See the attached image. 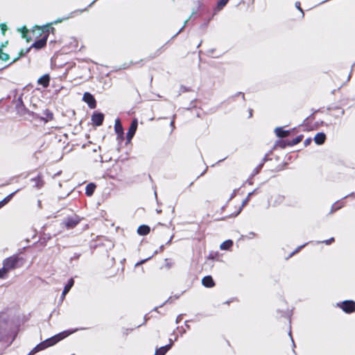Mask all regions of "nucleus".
I'll list each match as a JSON object with an SVG mask.
<instances>
[{"mask_svg":"<svg viewBox=\"0 0 355 355\" xmlns=\"http://www.w3.org/2000/svg\"><path fill=\"white\" fill-rule=\"evenodd\" d=\"M304 138L303 135H300L297 137H296L295 139L288 141V146H293L299 143H300Z\"/></svg>","mask_w":355,"mask_h":355,"instance_id":"28","label":"nucleus"},{"mask_svg":"<svg viewBox=\"0 0 355 355\" xmlns=\"http://www.w3.org/2000/svg\"><path fill=\"white\" fill-rule=\"evenodd\" d=\"M206 171H207V169H205V170L204 171V172H202V173L200 174V175H204V173H205Z\"/></svg>","mask_w":355,"mask_h":355,"instance_id":"39","label":"nucleus"},{"mask_svg":"<svg viewBox=\"0 0 355 355\" xmlns=\"http://www.w3.org/2000/svg\"><path fill=\"white\" fill-rule=\"evenodd\" d=\"M73 284H74V280L73 278H71L68 281V283L65 285V286L64 288V290L62 293V297H64L66 295V294L69 293V291H70L71 287L73 286Z\"/></svg>","mask_w":355,"mask_h":355,"instance_id":"24","label":"nucleus"},{"mask_svg":"<svg viewBox=\"0 0 355 355\" xmlns=\"http://www.w3.org/2000/svg\"><path fill=\"white\" fill-rule=\"evenodd\" d=\"M8 334V321L0 315V341Z\"/></svg>","mask_w":355,"mask_h":355,"instance_id":"7","label":"nucleus"},{"mask_svg":"<svg viewBox=\"0 0 355 355\" xmlns=\"http://www.w3.org/2000/svg\"><path fill=\"white\" fill-rule=\"evenodd\" d=\"M0 28H1V32H2L3 35H5L6 31L8 29V27H7L6 24H0Z\"/></svg>","mask_w":355,"mask_h":355,"instance_id":"33","label":"nucleus"},{"mask_svg":"<svg viewBox=\"0 0 355 355\" xmlns=\"http://www.w3.org/2000/svg\"><path fill=\"white\" fill-rule=\"evenodd\" d=\"M137 125H138L137 119H134L131 122V124L129 127V129H128L127 135H126V139H127L128 142H130L132 137H134V135L136 132V130L137 129Z\"/></svg>","mask_w":355,"mask_h":355,"instance_id":"8","label":"nucleus"},{"mask_svg":"<svg viewBox=\"0 0 355 355\" xmlns=\"http://www.w3.org/2000/svg\"><path fill=\"white\" fill-rule=\"evenodd\" d=\"M71 333H72V331L67 330V331L60 332L48 339H46L44 340L45 343H46V346H47V347H49L55 345L58 342L61 341L62 340H63L65 338H67V336H69Z\"/></svg>","mask_w":355,"mask_h":355,"instance_id":"4","label":"nucleus"},{"mask_svg":"<svg viewBox=\"0 0 355 355\" xmlns=\"http://www.w3.org/2000/svg\"><path fill=\"white\" fill-rule=\"evenodd\" d=\"M18 31L21 33V37L25 39L27 42H30L33 40L31 36L29 35V30L26 28V26H24L23 27L19 28Z\"/></svg>","mask_w":355,"mask_h":355,"instance_id":"15","label":"nucleus"},{"mask_svg":"<svg viewBox=\"0 0 355 355\" xmlns=\"http://www.w3.org/2000/svg\"><path fill=\"white\" fill-rule=\"evenodd\" d=\"M233 245V241L232 240H227L223 242L220 245L221 250H229Z\"/></svg>","mask_w":355,"mask_h":355,"instance_id":"29","label":"nucleus"},{"mask_svg":"<svg viewBox=\"0 0 355 355\" xmlns=\"http://www.w3.org/2000/svg\"><path fill=\"white\" fill-rule=\"evenodd\" d=\"M326 135L324 132H318L314 137V141L318 145H322L325 142Z\"/></svg>","mask_w":355,"mask_h":355,"instance_id":"16","label":"nucleus"},{"mask_svg":"<svg viewBox=\"0 0 355 355\" xmlns=\"http://www.w3.org/2000/svg\"><path fill=\"white\" fill-rule=\"evenodd\" d=\"M202 284L206 288H213L215 282L211 276L207 275L202 279Z\"/></svg>","mask_w":355,"mask_h":355,"instance_id":"14","label":"nucleus"},{"mask_svg":"<svg viewBox=\"0 0 355 355\" xmlns=\"http://www.w3.org/2000/svg\"><path fill=\"white\" fill-rule=\"evenodd\" d=\"M46 348H47V346H46V343H45V341H42L40 343H39L38 345H37L31 351V352L29 353L30 354H35L36 352H39V351H41V350H44Z\"/></svg>","mask_w":355,"mask_h":355,"instance_id":"22","label":"nucleus"},{"mask_svg":"<svg viewBox=\"0 0 355 355\" xmlns=\"http://www.w3.org/2000/svg\"><path fill=\"white\" fill-rule=\"evenodd\" d=\"M24 263V259L18 254H14L5 259L3 261V267L0 269V278H6L10 271L22 267Z\"/></svg>","mask_w":355,"mask_h":355,"instance_id":"2","label":"nucleus"},{"mask_svg":"<svg viewBox=\"0 0 355 355\" xmlns=\"http://www.w3.org/2000/svg\"><path fill=\"white\" fill-rule=\"evenodd\" d=\"M20 191L19 189H17L14 192L10 193L8 195L6 198H4L2 200L0 201V209L2 208L3 206L7 205L14 197V196Z\"/></svg>","mask_w":355,"mask_h":355,"instance_id":"17","label":"nucleus"},{"mask_svg":"<svg viewBox=\"0 0 355 355\" xmlns=\"http://www.w3.org/2000/svg\"><path fill=\"white\" fill-rule=\"evenodd\" d=\"M31 37L35 40L32 44L31 47L37 50L44 49L46 45L48 40L47 33L44 30L43 26H35L33 27L31 31Z\"/></svg>","mask_w":355,"mask_h":355,"instance_id":"3","label":"nucleus"},{"mask_svg":"<svg viewBox=\"0 0 355 355\" xmlns=\"http://www.w3.org/2000/svg\"><path fill=\"white\" fill-rule=\"evenodd\" d=\"M311 141H312V139L311 137L306 139L304 141V146H308L309 145H310Z\"/></svg>","mask_w":355,"mask_h":355,"instance_id":"35","label":"nucleus"},{"mask_svg":"<svg viewBox=\"0 0 355 355\" xmlns=\"http://www.w3.org/2000/svg\"><path fill=\"white\" fill-rule=\"evenodd\" d=\"M9 54L4 53L1 49H0V60L3 62H7L10 60ZM3 69V67H0V71Z\"/></svg>","mask_w":355,"mask_h":355,"instance_id":"30","label":"nucleus"},{"mask_svg":"<svg viewBox=\"0 0 355 355\" xmlns=\"http://www.w3.org/2000/svg\"><path fill=\"white\" fill-rule=\"evenodd\" d=\"M51 80L50 75L46 73L38 78L37 83L38 85H42L44 88H46L49 86Z\"/></svg>","mask_w":355,"mask_h":355,"instance_id":"12","label":"nucleus"},{"mask_svg":"<svg viewBox=\"0 0 355 355\" xmlns=\"http://www.w3.org/2000/svg\"><path fill=\"white\" fill-rule=\"evenodd\" d=\"M230 0H219L216 7L214 8V12H217L223 9V8L227 5Z\"/></svg>","mask_w":355,"mask_h":355,"instance_id":"23","label":"nucleus"},{"mask_svg":"<svg viewBox=\"0 0 355 355\" xmlns=\"http://www.w3.org/2000/svg\"><path fill=\"white\" fill-rule=\"evenodd\" d=\"M28 355H32V354H29Z\"/></svg>","mask_w":355,"mask_h":355,"instance_id":"41","label":"nucleus"},{"mask_svg":"<svg viewBox=\"0 0 355 355\" xmlns=\"http://www.w3.org/2000/svg\"><path fill=\"white\" fill-rule=\"evenodd\" d=\"M43 115L44 116L41 117V120L44 121L46 123L51 121L53 119V114L49 109H46L44 111Z\"/></svg>","mask_w":355,"mask_h":355,"instance_id":"19","label":"nucleus"},{"mask_svg":"<svg viewBox=\"0 0 355 355\" xmlns=\"http://www.w3.org/2000/svg\"><path fill=\"white\" fill-rule=\"evenodd\" d=\"M32 181L35 182L36 187L38 189H40L44 185V181L41 175H38L36 178H33Z\"/></svg>","mask_w":355,"mask_h":355,"instance_id":"27","label":"nucleus"},{"mask_svg":"<svg viewBox=\"0 0 355 355\" xmlns=\"http://www.w3.org/2000/svg\"><path fill=\"white\" fill-rule=\"evenodd\" d=\"M337 306L347 314L355 312V302L353 300H345L340 302L337 303Z\"/></svg>","mask_w":355,"mask_h":355,"instance_id":"5","label":"nucleus"},{"mask_svg":"<svg viewBox=\"0 0 355 355\" xmlns=\"http://www.w3.org/2000/svg\"><path fill=\"white\" fill-rule=\"evenodd\" d=\"M171 346L172 344H168L156 349L155 355H165L166 352L171 349Z\"/></svg>","mask_w":355,"mask_h":355,"instance_id":"21","label":"nucleus"},{"mask_svg":"<svg viewBox=\"0 0 355 355\" xmlns=\"http://www.w3.org/2000/svg\"><path fill=\"white\" fill-rule=\"evenodd\" d=\"M275 132L276 135L279 138H284V137L289 136V135H290L289 130H285L281 127L277 128L275 130Z\"/></svg>","mask_w":355,"mask_h":355,"instance_id":"20","label":"nucleus"},{"mask_svg":"<svg viewBox=\"0 0 355 355\" xmlns=\"http://www.w3.org/2000/svg\"><path fill=\"white\" fill-rule=\"evenodd\" d=\"M8 42L6 41L5 43H3L1 44V46H0V49H1V50L3 51V48L6 46V45L8 44Z\"/></svg>","mask_w":355,"mask_h":355,"instance_id":"36","label":"nucleus"},{"mask_svg":"<svg viewBox=\"0 0 355 355\" xmlns=\"http://www.w3.org/2000/svg\"><path fill=\"white\" fill-rule=\"evenodd\" d=\"M137 232V234L141 236H146L150 233V228L149 226H148L146 225H141L139 226Z\"/></svg>","mask_w":355,"mask_h":355,"instance_id":"18","label":"nucleus"},{"mask_svg":"<svg viewBox=\"0 0 355 355\" xmlns=\"http://www.w3.org/2000/svg\"><path fill=\"white\" fill-rule=\"evenodd\" d=\"M146 260H147V259H146V260H144V261H141V263H144V262H145V261H146Z\"/></svg>","mask_w":355,"mask_h":355,"instance_id":"40","label":"nucleus"},{"mask_svg":"<svg viewBox=\"0 0 355 355\" xmlns=\"http://www.w3.org/2000/svg\"><path fill=\"white\" fill-rule=\"evenodd\" d=\"M297 251H298V250H296L295 251L293 252L290 254L289 257H292V256H293L294 254H295Z\"/></svg>","mask_w":355,"mask_h":355,"instance_id":"37","label":"nucleus"},{"mask_svg":"<svg viewBox=\"0 0 355 355\" xmlns=\"http://www.w3.org/2000/svg\"><path fill=\"white\" fill-rule=\"evenodd\" d=\"M53 23L47 24L46 25H44V30L47 33V36H49L50 33H52L53 35H55V28L53 27Z\"/></svg>","mask_w":355,"mask_h":355,"instance_id":"26","label":"nucleus"},{"mask_svg":"<svg viewBox=\"0 0 355 355\" xmlns=\"http://www.w3.org/2000/svg\"><path fill=\"white\" fill-rule=\"evenodd\" d=\"M269 161H272V159H268V158H267V155H266V156L263 159V162H262L261 164H259L256 167V168H255V171H255V173H256V174H257V173L261 171V169L262 168V167H263V166L264 163L268 162H269Z\"/></svg>","mask_w":355,"mask_h":355,"instance_id":"31","label":"nucleus"},{"mask_svg":"<svg viewBox=\"0 0 355 355\" xmlns=\"http://www.w3.org/2000/svg\"><path fill=\"white\" fill-rule=\"evenodd\" d=\"M279 167H275V168H272L271 171H278Z\"/></svg>","mask_w":355,"mask_h":355,"instance_id":"38","label":"nucleus"},{"mask_svg":"<svg viewBox=\"0 0 355 355\" xmlns=\"http://www.w3.org/2000/svg\"><path fill=\"white\" fill-rule=\"evenodd\" d=\"M275 146L281 148H285L286 146H288V140H279L276 142Z\"/></svg>","mask_w":355,"mask_h":355,"instance_id":"32","label":"nucleus"},{"mask_svg":"<svg viewBox=\"0 0 355 355\" xmlns=\"http://www.w3.org/2000/svg\"><path fill=\"white\" fill-rule=\"evenodd\" d=\"M33 47H31V46L29 47V48H27L26 49H21L18 53V56L15 58L8 64L3 67V69L11 65L12 64L16 62L17 61H18L21 57L24 56L26 54H27L30 50L32 49Z\"/></svg>","mask_w":355,"mask_h":355,"instance_id":"13","label":"nucleus"},{"mask_svg":"<svg viewBox=\"0 0 355 355\" xmlns=\"http://www.w3.org/2000/svg\"><path fill=\"white\" fill-rule=\"evenodd\" d=\"M259 193L258 189L248 193L247 197L242 202H236L234 200H229L223 207V211L226 214V217L231 218L238 216L243 208L248 203L251 197Z\"/></svg>","mask_w":355,"mask_h":355,"instance_id":"1","label":"nucleus"},{"mask_svg":"<svg viewBox=\"0 0 355 355\" xmlns=\"http://www.w3.org/2000/svg\"><path fill=\"white\" fill-rule=\"evenodd\" d=\"M96 189V185L94 183H89L86 186L85 188V194L87 196H91Z\"/></svg>","mask_w":355,"mask_h":355,"instance_id":"25","label":"nucleus"},{"mask_svg":"<svg viewBox=\"0 0 355 355\" xmlns=\"http://www.w3.org/2000/svg\"><path fill=\"white\" fill-rule=\"evenodd\" d=\"M334 237H331V239H327V240H325V241H323L322 243H325L326 245H330L333 242H334Z\"/></svg>","mask_w":355,"mask_h":355,"instance_id":"34","label":"nucleus"},{"mask_svg":"<svg viewBox=\"0 0 355 355\" xmlns=\"http://www.w3.org/2000/svg\"><path fill=\"white\" fill-rule=\"evenodd\" d=\"M83 101L88 105V106L94 109L96 107V101L92 94L89 92H85L83 97Z\"/></svg>","mask_w":355,"mask_h":355,"instance_id":"10","label":"nucleus"},{"mask_svg":"<svg viewBox=\"0 0 355 355\" xmlns=\"http://www.w3.org/2000/svg\"><path fill=\"white\" fill-rule=\"evenodd\" d=\"M104 121V114L101 112H94L92 115V122L94 125L100 126Z\"/></svg>","mask_w":355,"mask_h":355,"instance_id":"11","label":"nucleus"},{"mask_svg":"<svg viewBox=\"0 0 355 355\" xmlns=\"http://www.w3.org/2000/svg\"><path fill=\"white\" fill-rule=\"evenodd\" d=\"M114 131L117 135L116 139L121 142L124 139L123 128L119 119H116L114 123Z\"/></svg>","mask_w":355,"mask_h":355,"instance_id":"6","label":"nucleus"},{"mask_svg":"<svg viewBox=\"0 0 355 355\" xmlns=\"http://www.w3.org/2000/svg\"><path fill=\"white\" fill-rule=\"evenodd\" d=\"M80 222V219L78 216H76L74 217H69L64 221V224L67 229H73Z\"/></svg>","mask_w":355,"mask_h":355,"instance_id":"9","label":"nucleus"}]
</instances>
